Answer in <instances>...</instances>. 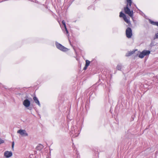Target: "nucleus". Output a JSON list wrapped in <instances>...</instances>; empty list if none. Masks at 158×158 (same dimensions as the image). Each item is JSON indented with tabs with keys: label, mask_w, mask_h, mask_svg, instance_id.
I'll list each match as a JSON object with an SVG mask.
<instances>
[{
	"label": "nucleus",
	"mask_w": 158,
	"mask_h": 158,
	"mask_svg": "<svg viewBox=\"0 0 158 158\" xmlns=\"http://www.w3.org/2000/svg\"><path fill=\"white\" fill-rule=\"evenodd\" d=\"M70 132L73 135L72 136L73 137H77L80 133V131L78 129L77 127L76 126H72L71 128Z\"/></svg>",
	"instance_id": "f257e3e1"
},
{
	"label": "nucleus",
	"mask_w": 158,
	"mask_h": 158,
	"mask_svg": "<svg viewBox=\"0 0 158 158\" xmlns=\"http://www.w3.org/2000/svg\"><path fill=\"white\" fill-rule=\"evenodd\" d=\"M131 6H130L129 4H127L126 6L124 8V12L125 14L128 15L131 18L133 16V10H131L130 9Z\"/></svg>",
	"instance_id": "f03ea898"
},
{
	"label": "nucleus",
	"mask_w": 158,
	"mask_h": 158,
	"mask_svg": "<svg viewBox=\"0 0 158 158\" xmlns=\"http://www.w3.org/2000/svg\"><path fill=\"white\" fill-rule=\"evenodd\" d=\"M56 45L57 48L64 52H66L68 49L57 42H56Z\"/></svg>",
	"instance_id": "7ed1b4c3"
},
{
	"label": "nucleus",
	"mask_w": 158,
	"mask_h": 158,
	"mask_svg": "<svg viewBox=\"0 0 158 158\" xmlns=\"http://www.w3.org/2000/svg\"><path fill=\"white\" fill-rule=\"evenodd\" d=\"M56 45L57 48L64 52H66L68 49L57 42H56Z\"/></svg>",
	"instance_id": "20e7f679"
},
{
	"label": "nucleus",
	"mask_w": 158,
	"mask_h": 158,
	"mask_svg": "<svg viewBox=\"0 0 158 158\" xmlns=\"http://www.w3.org/2000/svg\"><path fill=\"white\" fill-rule=\"evenodd\" d=\"M150 53V52L149 50H144L140 53L139 55V57L140 58H142L144 56L149 55Z\"/></svg>",
	"instance_id": "39448f33"
},
{
	"label": "nucleus",
	"mask_w": 158,
	"mask_h": 158,
	"mask_svg": "<svg viewBox=\"0 0 158 158\" xmlns=\"http://www.w3.org/2000/svg\"><path fill=\"white\" fill-rule=\"evenodd\" d=\"M126 35L127 38H131L132 36V31L131 28L128 27L126 31Z\"/></svg>",
	"instance_id": "423d86ee"
},
{
	"label": "nucleus",
	"mask_w": 158,
	"mask_h": 158,
	"mask_svg": "<svg viewBox=\"0 0 158 158\" xmlns=\"http://www.w3.org/2000/svg\"><path fill=\"white\" fill-rule=\"evenodd\" d=\"M17 132L23 136H27L28 135V134L25 130L20 129L17 131Z\"/></svg>",
	"instance_id": "0eeeda50"
},
{
	"label": "nucleus",
	"mask_w": 158,
	"mask_h": 158,
	"mask_svg": "<svg viewBox=\"0 0 158 158\" xmlns=\"http://www.w3.org/2000/svg\"><path fill=\"white\" fill-rule=\"evenodd\" d=\"M119 17H123L125 21L127 23H129V20L127 18L126 15L122 12H120Z\"/></svg>",
	"instance_id": "6e6552de"
},
{
	"label": "nucleus",
	"mask_w": 158,
	"mask_h": 158,
	"mask_svg": "<svg viewBox=\"0 0 158 158\" xmlns=\"http://www.w3.org/2000/svg\"><path fill=\"white\" fill-rule=\"evenodd\" d=\"M31 102L27 99L24 100L23 102V104L26 108L30 106Z\"/></svg>",
	"instance_id": "1a4fd4ad"
},
{
	"label": "nucleus",
	"mask_w": 158,
	"mask_h": 158,
	"mask_svg": "<svg viewBox=\"0 0 158 158\" xmlns=\"http://www.w3.org/2000/svg\"><path fill=\"white\" fill-rule=\"evenodd\" d=\"M12 155V153L11 152L6 151L4 153V156L7 158L10 157Z\"/></svg>",
	"instance_id": "9d476101"
},
{
	"label": "nucleus",
	"mask_w": 158,
	"mask_h": 158,
	"mask_svg": "<svg viewBox=\"0 0 158 158\" xmlns=\"http://www.w3.org/2000/svg\"><path fill=\"white\" fill-rule=\"evenodd\" d=\"M33 99L35 103L38 105L40 107V104L37 98L36 97L34 96L33 98Z\"/></svg>",
	"instance_id": "9b49d317"
},
{
	"label": "nucleus",
	"mask_w": 158,
	"mask_h": 158,
	"mask_svg": "<svg viewBox=\"0 0 158 158\" xmlns=\"http://www.w3.org/2000/svg\"><path fill=\"white\" fill-rule=\"evenodd\" d=\"M149 21L150 22V23L152 24L153 25H156L158 26V22H154L153 21H152L150 19L149 20Z\"/></svg>",
	"instance_id": "f8f14e48"
},
{
	"label": "nucleus",
	"mask_w": 158,
	"mask_h": 158,
	"mask_svg": "<svg viewBox=\"0 0 158 158\" xmlns=\"http://www.w3.org/2000/svg\"><path fill=\"white\" fill-rule=\"evenodd\" d=\"M135 51H137V50H135V51L133 50L132 51H129V52L128 53H127L126 54V56H130L132 54H133L135 52Z\"/></svg>",
	"instance_id": "ddd939ff"
},
{
	"label": "nucleus",
	"mask_w": 158,
	"mask_h": 158,
	"mask_svg": "<svg viewBox=\"0 0 158 158\" xmlns=\"http://www.w3.org/2000/svg\"><path fill=\"white\" fill-rule=\"evenodd\" d=\"M135 51H137V50H135V51L133 50L132 51H129V52L128 53H127L126 54V56H130L132 54H133L135 52Z\"/></svg>",
	"instance_id": "4468645a"
},
{
	"label": "nucleus",
	"mask_w": 158,
	"mask_h": 158,
	"mask_svg": "<svg viewBox=\"0 0 158 158\" xmlns=\"http://www.w3.org/2000/svg\"><path fill=\"white\" fill-rule=\"evenodd\" d=\"M43 148V146L41 144H39L36 147V149L37 150H40Z\"/></svg>",
	"instance_id": "2eb2a0df"
},
{
	"label": "nucleus",
	"mask_w": 158,
	"mask_h": 158,
	"mask_svg": "<svg viewBox=\"0 0 158 158\" xmlns=\"http://www.w3.org/2000/svg\"><path fill=\"white\" fill-rule=\"evenodd\" d=\"M122 66L121 65L119 64L117 65L116 68L118 70H121L122 69Z\"/></svg>",
	"instance_id": "dca6fc26"
},
{
	"label": "nucleus",
	"mask_w": 158,
	"mask_h": 158,
	"mask_svg": "<svg viewBox=\"0 0 158 158\" xmlns=\"http://www.w3.org/2000/svg\"><path fill=\"white\" fill-rule=\"evenodd\" d=\"M127 1V3L129 4V5L130 6H131V5L132 4V1L131 0H126Z\"/></svg>",
	"instance_id": "f3484780"
},
{
	"label": "nucleus",
	"mask_w": 158,
	"mask_h": 158,
	"mask_svg": "<svg viewBox=\"0 0 158 158\" xmlns=\"http://www.w3.org/2000/svg\"><path fill=\"white\" fill-rule=\"evenodd\" d=\"M90 64V61L87 60L86 61L85 65L86 66H88Z\"/></svg>",
	"instance_id": "a211bd4d"
},
{
	"label": "nucleus",
	"mask_w": 158,
	"mask_h": 158,
	"mask_svg": "<svg viewBox=\"0 0 158 158\" xmlns=\"http://www.w3.org/2000/svg\"><path fill=\"white\" fill-rule=\"evenodd\" d=\"M4 140H2V139L0 138V144L4 143Z\"/></svg>",
	"instance_id": "6ab92c4d"
},
{
	"label": "nucleus",
	"mask_w": 158,
	"mask_h": 158,
	"mask_svg": "<svg viewBox=\"0 0 158 158\" xmlns=\"http://www.w3.org/2000/svg\"><path fill=\"white\" fill-rule=\"evenodd\" d=\"M62 23L64 26V27H66L65 22L64 20H63L62 21Z\"/></svg>",
	"instance_id": "aec40b11"
},
{
	"label": "nucleus",
	"mask_w": 158,
	"mask_h": 158,
	"mask_svg": "<svg viewBox=\"0 0 158 158\" xmlns=\"http://www.w3.org/2000/svg\"><path fill=\"white\" fill-rule=\"evenodd\" d=\"M154 39H158V33L155 34Z\"/></svg>",
	"instance_id": "412c9836"
},
{
	"label": "nucleus",
	"mask_w": 158,
	"mask_h": 158,
	"mask_svg": "<svg viewBox=\"0 0 158 158\" xmlns=\"http://www.w3.org/2000/svg\"><path fill=\"white\" fill-rule=\"evenodd\" d=\"M14 142H13L12 143V149H14Z\"/></svg>",
	"instance_id": "4be33fe9"
},
{
	"label": "nucleus",
	"mask_w": 158,
	"mask_h": 158,
	"mask_svg": "<svg viewBox=\"0 0 158 158\" xmlns=\"http://www.w3.org/2000/svg\"><path fill=\"white\" fill-rule=\"evenodd\" d=\"M65 29V31L66 32V34H68L69 33V32H68V31L67 30V29L66 28V27H64Z\"/></svg>",
	"instance_id": "5701e85b"
},
{
	"label": "nucleus",
	"mask_w": 158,
	"mask_h": 158,
	"mask_svg": "<svg viewBox=\"0 0 158 158\" xmlns=\"http://www.w3.org/2000/svg\"><path fill=\"white\" fill-rule=\"evenodd\" d=\"M87 67L88 66H86V65H85V67L84 68V69L85 70L87 69Z\"/></svg>",
	"instance_id": "b1692460"
},
{
	"label": "nucleus",
	"mask_w": 158,
	"mask_h": 158,
	"mask_svg": "<svg viewBox=\"0 0 158 158\" xmlns=\"http://www.w3.org/2000/svg\"><path fill=\"white\" fill-rule=\"evenodd\" d=\"M49 158V157H47V158Z\"/></svg>",
	"instance_id": "393cba45"
},
{
	"label": "nucleus",
	"mask_w": 158,
	"mask_h": 158,
	"mask_svg": "<svg viewBox=\"0 0 158 158\" xmlns=\"http://www.w3.org/2000/svg\"><path fill=\"white\" fill-rule=\"evenodd\" d=\"M69 34H68V36H69Z\"/></svg>",
	"instance_id": "a878e982"
}]
</instances>
